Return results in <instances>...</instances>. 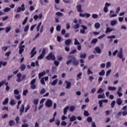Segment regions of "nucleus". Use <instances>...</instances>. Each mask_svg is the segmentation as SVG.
Wrapping results in <instances>:
<instances>
[{"mask_svg":"<svg viewBox=\"0 0 127 127\" xmlns=\"http://www.w3.org/2000/svg\"><path fill=\"white\" fill-rule=\"evenodd\" d=\"M82 75H83V73H82V72H79L78 74H77L76 75V77H77L76 80H78L81 79Z\"/></svg>","mask_w":127,"mask_h":127,"instance_id":"nucleus-20","label":"nucleus"},{"mask_svg":"<svg viewBox=\"0 0 127 127\" xmlns=\"http://www.w3.org/2000/svg\"><path fill=\"white\" fill-rule=\"evenodd\" d=\"M10 30H11V27L10 26L6 27L5 28V33H8Z\"/></svg>","mask_w":127,"mask_h":127,"instance_id":"nucleus-18","label":"nucleus"},{"mask_svg":"<svg viewBox=\"0 0 127 127\" xmlns=\"http://www.w3.org/2000/svg\"><path fill=\"white\" fill-rule=\"evenodd\" d=\"M117 15V14L115 13V11L112 10H110L109 16L111 18H112V17H116Z\"/></svg>","mask_w":127,"mask_h":127,"instance_id":"nucleus-7","label":"nucleus"},{"mask_svg":"<svg viewBox=\"0 0 127 127\" xmlns=\"http://www.w3.org/2000/svg\"><path fill=\"white\" fill-rule=\"evenodd\" d=\"M45 92H46V90H45V89L43 88L40 91V93L41 94V95H42L43 94H45Z\"/></svg>","mask_w":127,"mask_h":127,"instance_id":"nucleus-43","label":"nucleus"},{"mask_svg":"<svg viewBox=\"0 0 127 127\" xmlns=\"http://www.w3.org/2000/svg\"><path fill=\"white\" fill-rule=\"evenodd\" d=\"M86 56H87V55L86 54V53L80 54V58L85 59L86 58Z\"/></svg>","mask_w":127,"mask_h":127,"instance_id":"nucleus-38","label":"nucleus"},{"mask_svg":"<svg viewBox=\"0 0 127 127\" xmlns=\"http://www.w3.org/2000/svg\"><path fill=\"white\" fill-rule=\"evenodd\" d=\"M97 42H98V39H94L91 41V43H93L94 44H95V43H97Z\"/></svg>","mask_w":127,"mask_h":127,"instance_id":"nucleus-52","label":"nucleus"},{"mask_svg":"<svg viewBox=\"0 0 127 127\" xmlns=\"http://www.w3.org/2000/svg\"><path fill=\"white\" fill-rule=\"evenodd\" d=\"M69 110V106H67L64 109V115H66L67 114V111Z\"/></svg>","mask_w":127,"mask_h":127,"instance_id":"nucleus-28","label":"nucleus"},{"mask_svg":"<svg viewBox=\"0 0 127 127\" xmlns=\"http://www.w3.org/2000/svg\"><path fill=\"white\" fill-rule=\"evenodd\" d=\"M87 121L88 123H92L93 119H92V117H89L87 118Z\"/></svg>","mask_w":127,"mask_h":127,"instance_id":"nucleus-39","label":"nucleus"},{"mask_svg":"<svg viewBox=\"0 0 127 127\" xmlns=\"http://www.w3.org/2000/svg\"><path fill=\"white\" fill-rule=\"evenodd\" d=\"M35 82H36V79L34 78L32 79L30 82V85L34 84L35 83Z\"/></svg>","mask_w":127,"mask_h":127,"instance_id":"nucleus-48","label":"nucleus"},{"mask_svg":"<svg viewBox=\"0 0 127 127\" xmlns=\"http://www.w3.org/2000/svg\"><path fill=\"white\" fill-rule=\"evenodd\" d=\"M65 83L66 84L65 89H70V87H71V82H68V81H65Z\"/></svg>","mask_w":127,"mask_h":127,"instance_id":"nucleus-15","label":"nucleus"},{"mask_svg":"<svg viewBox=\"0 0 127 127\" xmlns=\"http://www.w3.org/2000/svg\"><path fill=\"white\" fill-rule=\"evenodd\" d=\"M92 16L93 18H98V15L97 14H93L92 15Z\"/></svg>","mask_w":127,"mask_h":127,"instance_id":"nucleus-64","label":"nucleus"},{"mask_svg":"<svg viewBox=\"0 0 127 127\" xmlns=\"http://www.w3.org/2000/svg\"><path fill=\"white\" fill-rule=\"evenodd\" d=\"M27 93H28V90L27 89H26L23 91V96H26Z\"/></svg>","mask_w":127,"mask_h":127,"instance_id":"nucleus-47","label":"nucleus"},{"mask_svg":"<svg viewBox=\"0 0 127 127\" xmlns=\"http://www.w3.org/2000/svg\"><path fill=\"white\" fill-rule=\"evenodd\" d=\"M20 68L21 71H24V70H25V68H26V67L25 66V65L24 64H22L21 65Z\"/></svg>","mask_w":127,"mask_h":127,"instance_id":"nucleus-27","label":"nucleus"},{"mask_svg":"<svg viewBox=\"0 0 127 127\" xmlns=\"http://www.w3.org/2000/svg\"><path fill=\"white\" fill-rule=\"evenodd\" d=\"M28 29H29V25H28L25 27L24 29V32H27V31H28Z\"/></svg>","mask_w":127,"mask_h":127,"instance_id":"nucleus-40","label":"nucleus"},{"mask_svg":"<svg viewBox=\"0 0 127 127\" xmlns=\"http://www.w3.org/2000/svg\"><path fill=\"white\" fill-rule=\"evenodd\" d=\"M57 82H58V80L57 79H56L52 82L50 81L49 82V84L50 85H51L52 86H55V85H56V84H57Z\"/></svg>","mask_w":127,"mask_h":127,"instance_id":"nucleus-12","label":"nucleus"},{"mask_svg":"<svg viewBox=\"0 0 127 127\" xmlns=\"http://www.w3.org/2000/svg\"><path fill=\"white\" fill-rule=\"evenodd\" d=\"M55 123H56V125L58 126V127H59V126H60V120H56Z\"/></svg>","mask_w":127,"mask_h":127,"instance_id":"nucleus-45","label":"nucleus"},{"mask_svg":"<svg viewBox=\"0 0 127 127\" xmlns=\"http://www.w3.org/2000/svg\"><path fill=\"white\" fill-rule=\"evenodd\" d=\"M102 93H104V89H103L102 88H100L99 90L97 91V93L102 94Z\"/></svg>","mask_w":127,"mask_h":127,"instance_id":"nucleus-31","label":"nucleus"},{"mask_svg":"<svg viewBox=\"0 0 127 127\" xmlns=\"http://www.w3.org/2000/svg\"><path fill=\"white\" fill-rule=\"evenodd\" d=\"M14 95H18L19 94V91L17 89H15L14 90Z\"/></svg>","mask_w":127,"mask_h":127,"instance_id":"nucleus-55","label":"nucleus"},{"mask_svg":"<svg viewBox=\"0 0 127 127\" xmlns=\"http://www.w3.org/2000/svg\"><path fill=\"white\" fill-rule=\"evenodd\" d=\"M68 60L66 63L67 65H69L71 62H72L73 65H75V66H77L78 64H79V62L77 60V59L72 56H69L68 57Z\"/></svg>","mask_w":127,"mask_h":127,"instance_id":"nucleus-1","label":"nucleus"},{"mask_svg":"<svg viewBox=\"0 0 127 127\" xmlns=\"http://www.w3.org/2000/svg\"><path fill=\"white\" fill-rule=\"evenodd\" d=\"M120 10H121V7H117L116 8L115 13L118 14V13H119V12H120Z\"/></svg>","mask_w":127,"mask_h":127,"instance_id":"nucleus-53","label":"nucleus"},{"mask_svg":"<svg viewBox=\"0 0 127 127\" xmlns=\"http://www.w3.org/2000/svg\"><path fill=\"white\" fill-rule=\"evenodd\" d=\"M117 56L118 57H119V58L121 59V58H123V57H124V55H123V52L121 51V52H120L118 55H117Z\"/></svg>","mask_w":127,"mask_h":127,"instance_id":"nucleus-25","label":"nucleus"},{"mask_svg":"<svg viewBox=\"0 0 127 127\" xmlns=\"http://www.w3.org/2000/svg\"><path fill=\"white\" fill-rule=\"evenodd\" d=\"M116 105V101L113 100L111 104V108L114 109L115 108V105Z\"/></svg>","mask_w":127,"mask_h":127,"instance_id":"nucleus-32","label":"nucleus"},{"mask_svg":"<svg viewBox=\"0 0 127 127\" xmlns=\"http://www.w3.org/2000/svg\"><path fill=\"white\" fill-rule=\"evenodd\" d=\"M14 97L16 100H20V95H15Z\"/></svg>","mask_w":127,"mask_h":127,"instance_id":"nucleus-63","label":"nucleus"},{"mask_svg":"<svg viewBox=\"0 0 127 127\" xmlns=\"http://www.w3.org/2000/svg\"><path fill=\"white\" fill-rule=\"evenodd\" d=\"M30 88L32 89V90H34L36 89V85L35 84H31Z\"/></svg>","mask_w":127,"mask_h":127,"instance_id":"nucleus-44","label":"nucleus"},{"mask_svg":"<svg viewBox=\"0 0 127 127\" xmlns=\"http://www.w3.org/2000/svg\"><path fill=\"white\" fill-rule=\"evenodd\" d=\"M2 111H8V107L7 106H4L1 108Z\"/></svg>","mask_w":127,"mask_h":127,"instance_id":"nucleus-42","label":"nucleus"},{"mask_svg":"<svg viewBox=\"0 0 127 127\" xmlns=\"http://www.w3.org/2000/svg\"><path fill=\"white\" fill-rule=\"evenodd\" d=\"M28 19V18L27 17H25V18L24 19V21L22 22L23 25H24V24H25V23H26V22H27Z\"/></svg>","mask_w":127,"mask_h":127,"instance_id":"nucleus-51","label":"nucleus"},{"mask_svg":"<svg viewBox=\"0 0 127 127\" xmlns=\"http://www.w3.org/2000/svg\"><path fill=\"white\" fill-rule=\"evenodd\" d=\"M56 29L57 31H60V30H61V26L58 25L56 27Z\"/></svg>","mask_w":127,"mask_h":127,"instance_id":"nucleus-61","label":"nucleus"},{"mask_svg":"<svg viewBox=\"0 0 127 127\" xmlns=\"http://www.w3.org/2000/svg\"><path fill=\"white\" fill-rule=\"evenodd\" d=\"M40 83L42 85H45V81H44V78H41Z\"/></svg>","mask_w":127,"mask_h":127,"instance_id":"nucleus-37","label":"nucleus"},{"mask_svg":"<svg viewBox=\"0 0 127 127\" xmlns=\"http://www.w3.org/2000/svg\"><path fill=\"white\" fill-rule=\"evenodd\" d=\"M104 98H105V93L98 95V99H104Z\"/></svg>","mask_w":127,"mask_h":127,"instance_id":"nucleus-33","label":"nucleus"},{"mask_svg":"<svg viewBox=\"0 0 127 127\" xmlns=\"http://www.w3.org/2000/svg\"><path fill=\"white\" fill-rule=\"evenodd\" d=\"M95 50L97 52V53H98V54H100V53H101V49H100V47H96L95 48Z\"/></svg>","mask_w":127,"mask_h":127,"instance_id":"nucleus-23","label":"nucleus"},{"mask_svg":"<svg viewBox=\"0 0 127 127\" xmlns=\"http://www.w3.org/2000/svg\"><path fill=\"white\" fill-rule=\"evenodd\" d=\"M46 59H47V60H51V59L52 60H55L56 58H55V56H54V55H53V54H49V55L47 56Z\"/></svg>","mask_w":127,"mask_h":127,"instance_id":"nucleus-5","label":"nucleus"},{"mask_svg":"<svg viewBox=\"0 0 127 127\" xmlns=\"http://www.w3.org/2000/svg\"><path fill=\"white\" fill-rule=\"evenodd\" d=\"M79 27H80V24H76L73 26V28H74V29H78Z\"/></svg>","mask_w":127,"mask_h":127,"instance_id":"nucleus-35","label":"nucleus"},{"mask_svg":"<svg viewBox=\"0 0 127 127\" xmlns=\"http://www.w3.org/2000/svg\"><path fill=\"white\" fill-rule=\"evenodd\" d=\"M24 11V10H25V5H24V4L23 3L21 4V7H18L17 8V10H16V12L17 13L20 12L21 11Z\"/></svg>","mask_w":127,"mask_h":127,"instance_id":"nucleus-3","label":"nucleus"},{"mask_svg":"<svg viewBox=\"0 0 127 127\" xmlns=\"http://www.w3.org/2000/svg\"><path fill=\"white\" fill-rule=\"evenodd\" d=\"M117 23H118V21H117V20H114L111 21L110 24H111V26H114L116 25V24H117Z\"/></svg>","mask_w":127,"mask_h":127,"instance_id":"nucleus-21","label":"nucleus"},{"mask_svg":"<svg viewBox=\"0 0 127 127\" xmlns=\"http://www.w3.org/2000/svg\"><path fill=\"white\" fill-rule=\"evenodd\" d=\"M4 83H5V80H3L0 82V88L1 86H3V85H4Z\"/></svg>","mask_w":127,"mask_h":127,"instance_id":"nucleus-60","label":"nucleus"},{"mask_svg":"<svg viewBox=\"0 0 127 127\" xmlns=\"http://www.w3.org/2000/svg\"><path fill=\"white\" fill-rule=\"evenodd\" d=\"M115 29L111 28L110 27H107L106 30V33H109V32H112V31H114Z\"/></svg>","mask_w":127,"mask_h":127,"instance_id":"nucleus-16","label":"nucleus"},{"mask_svg":"<svg viewBox=\"0 0 127 127\" xmlns=\"http://www.w3.org/2000/svg\"><path fill=\"white\" fill-rule=\"evenodd\" d=\"M108 90L109 91H116L117 88L115 86H108Z\"/></svg>","mask_w":127,"mask_h":127,"instance_id":"nucleus-17","label":"nucleus"},{"mask_svg":"<svg viewBox=\"0 0 127 127\" xmlns=\"http://www.w3.org/2000/svg\"><path fill=\"white\" fill-rule=\"evenodd\" d=\"M25 46H19V54H22V52L24 51V48Z\"/></svg>","mask_w":127,"mask_h":127,"instance_id":"nucleus-8","label":"nucleus"},{"mask_svg":"<svg viewBox=\"0 0 127 127\" xmlns=\"http://www.w3.org/2000/svg\"><path fill=\"white\" fill-rule=\"evenodd\" d=\"M72 43V39H67L64 41V44L67 46Z\"/></svg>","mask_w":127,"mask_h":127,"instance_id":"nucleus-11","label":"nucleus"},{"mask_svg":"<svg viewBox=\"0 0 127 127\" xmlns=\"http://www.w3.org/2000/svg\"><path fill=\"white\" fill-rule=\"evenodd\" d=\"M116 103L118 106H121L123 104V100L121 98H118L116 99Z\"/></svg>","mask_w":127,"mask_h":127,"instance_id":"nucleus-10","label":"nucleus"},{"mask_svg":"<svg viewBox=\"0 0 127 127\" xmlns=\"http://www.w3.org/2000/svg\"><path fill=\"white\" fill-rule=\"evenodd\" d=\"M20 117H21V116L22 115V113H23V112H24V104H22L21 106V107L20 108Z\"/></svg>","mask_w":127,"mask_h":127,"instance_id":"nucleus-9","label":"nucleus"},{"mask_svg":"<svg viewBox=\"0 0 127 127\" xmlns=\"http://www.w3.org/2000/svg\"><path fill=\"white\" fill-rule=\"evenodd\" d=\"M29 109H30V106L28 105L25 109V113H27V111H28V110H29Z\"/></svg>","mask_w":127,"mask_h":127,"instance_id":"nucleus-54","label":"nucleus"},{"mask_svg":"<svg viewBox=\"0 0 127 127\" xmlns=\"http://www.w3.org/2000/svg\"><path fill=\"white\" fill-rule=\"evenodd\" d=\"M7 104H8V98H6L4 101L2 102V105H3V106L7 105Z\"/></svg>","mask_w":127,"mask_h":127,"instance_id":"nucleus-22","label":"nucleus"},{"mask_svg":"<svg viewBox=\"0 0 127 127\" xmlns=\"http://www.w3.org/2000/svg\"><path fill=\"white\" fill-rule=\"evenodd\" d=\"M14 125H15V122L14 121L11 120L9 122V126H10V127L14 126Z\"/></svg>","mask_w":127,"mask_h":127,"instance_id":"nucleus-26","label":"nucleus"},{"mask_svg":"<svg viewBox=\"0 0 127 127\" xmlns=\"http://www.w3.org/2000/svg\"><path fill=\"white\" fill-rule=\"evenodd\" d=\"M111 72H112V69H109L106 71V77H108L111 74Z\"/></svg>","mask_w":127,"mask_h":127,"instance_id":"nucleus-50","label":"nucleus"},{"mask_svg":"<svg viewBox=\"0 0 127 127\" xmlns=\"http://www.w3.org/2000/svg\"><path fill=\"white\" fill-rule=\"evenodd\" d=\"M76 8H77L78 12H83V11L82 10V5H77L76 6Z\"/></svg>","mask_w":127,"mask_h":127,"instance_id":"nucleus-14","label":"nucleus"},{"mask_svg":"<svg viewBox=\"0 0 127 127\" xmlns=\"http://www.w3.org/2000/svg\"><path fill=\"white\" fill-rule=\"evenodd\" d=\"M19 120H20V118L18 116H17L15 118V121L16 124H18V123H19Z\"/></svg>","mask_w":127,"mask_h":127,"instance_id":"nucleus-46","label":"nucleus"},{"mask_svg":"<svg viewBox=\"0 0 127 127\" xmlns=\"http://www.w3.org/2000/svg\"><path fill=\"white\" fill-rule=\"evenodd\" d=\"M74 45H80V42L78 41V40L77 38L74 39Z\"/></svg>","mask_w":127,"mask_h":127,"instance_id":"nucleus-30","label":"nucleus"},{"mask_svg":"<svg viewBox=\"0 0 127 127\" xmlns=\"http://www.w3.org/2000/svg\"><path fill=\"white\" fill-rule=\"evenodd\" d=\"M45 105L48 108H51L52 107V101L50 99H48L45 103Z\"/></svg>","mask_w":127,"mask_h":127,"instance_id":"nucleus-4","label":"nucleus"},{"mask_svg":"<svg viewBox=\"0 0 127 127\" xmlns=\"http://www.w3.org/2000/svg\"><path fill=\"white\" fill-rule=\"evenodd\" d=\"M41 24H42V23L40 22L39 23V24L37 25V27H36V29H37V32L39 31V29H40V27L41 26Z\"/></svg>","mask_w":127,"mask_h":127,"instance_id":"nucleus-29","label":"nucleus"},{"mask_svg":"<svg viewBox=\"0 0 127 127\" xmlns=\"http://www.w3.org/2000/svg\"><path fill=\"white\" fill-rule=\"evenodd\" d=\"M105 70L103 69L99 72V75H100V76H104L105 75Z\"/></svg>","mask_w":127,"mask_h":127,"instance_id":"nucleus-34","label":"nucleus"},{"mask_svg":"<svg viewBox=\"0 0 127 127\" xmlns=\"http://www.w3.org/2000/svg\"><path fill=\"white\" fill-rule=\"evenodd\" d=\"M17 79L16 80L17 82L19 83L21 82V81H23L24 79L26 78V75L23 74V75H21V73H19L17 74Z\"/></svg>","mask_w":127,"mask_h":127,"instance_id":"nucleus-2","label":"nucleus"},{"mask_svg":"<svg viewBox=\"0 0 127 127\" xmlns=\"http://www.w3.org/2000/svg\"><path fill=\"white\" fill-rule=\"evenodd\" d=\"M45 74H46V72L45 71H43V72L39 73L38 78L39 79H41V77H43V76H45Z\"/></svg>","mask_w":127,"mask_h":127,"instance_id":"nucleus-13","label":"nucleus"},{"mask_svg":"<svg viewBox=\"0 0 127 127\" xmlns=\"http://www.w3.org/2000/svg\"><path fill=\"white\" fill-rule=\"evenodd\" d=\"M84 115L85 117H89V114L87 111H84Z\"/></svg>","mask_w":127,"mask_h":127,"instance_id":"nucleus-49","label":"nucleus"},{"mask_svg":"<svg viewBox=\"0 0 127 127\" xmlns=\"http://www.w3.org/2000/svg\"><path fill=\"white\" fill-rule=\"evenodd\" d=\"M21 101H18L17 102V110H18V109H19V106L20 105V104H21Z\"/></svg>","mask_w":127,"mask_h":127,"instance_id":"nucleus-58","label":"nucleus"},{"mask_svg":"<svg viewBox=\"0 0 127 127\" xmlns=\"http://www.w3.org/2000/svg\"><path fill=\"white\" fill-rule=\"evenodd\" d=\"M111 62H108L106 64V68H109V67H111Z\"/></svg>","mask_w":127,"mask_h":127,"instance_id":"nucleus-56","label":"nucleus"},{"mask_svg":"<svg viewBox=\"0 0 127 127\" xmlns=\"http://www.w3.org/2000/svg\"><path fill=\"white\" fill-rule=\"evenodd\" d=\"M75 110V107L73 106H70L69 108V111L70 112H74Z\"/></svg>","mask_w":127,"mask_h":127,"instance_id":"nucleus-41","label":"nucleus"},{"mask_svg":"<svg viewBox=\"0 0 127 127\" xmlns=\"http://www.w3.org/2000/svg\"><path fill=\"white\" fill-rule=\"evenodd\" d=\"M35 49H36V47H34L32 50H31V58H33V57L34 56V55H35V54H36L37 52L36 51H35Z\"/></svg>","mask_w":127,"mask_h":127,"instance_id":"nucleus-6","label":"nucleus"},{"mask_svg":"<svg viewBox=\"0 0 127 127\" xmlns=\"http://www.w3.org/2000/svg\"><path fill=\"white\" fill-rule=\"evenodd\" d=\"M10 8L9 7H6L3 9L4 12H8V11H10Z\"/></svg>","mask_w":127,"mask_h":127,"instance_id":"nucleus-36","label":"nucleus"},{"mask_svg":"<svg viewBox=\"0 0 127 127\" xmlns=\"http://www.w3.org/2000/svg\"><path fill=\"white\" fill-rule=\"evenodd\" d=\"M122 115L124 117L127 116V111H125L122 112Z\"/></svg>","mask_w":127,"mask_h":127,"instance_id":"nucleus-62","label":"nucleus"},{"mask_svg":"<svg viewBox=\"0 0 127 127\" xmlns=\"http://www.w3.org/2000/svg\"><path fill=\"white\" fill-rule=\"evenodd\" d=\"M94 26H95V28H96V29H99V28H100V26H101V24L99 22H96Z\"/></svg>","mask_w":127,"mask_h":127,"instance_id":"nucleus-24","label":"nucleus"},{"mask_svg":"<svg viewBox=\"0 0 127 127\" xmlns=\"http://www.w3.org/2000/svg\"><path fill=\"white\" fill-rule=\"evenodd\" d=\"M54 64L56 65V66H57V67H58V66H59L60 63L57 61H55Z\"/></svg>","mask_w":127,"mask_h":127,"instance_id":"nucleus-57","label":"nucleus"},{"mask_svg":"<svg viewBox=\"0 0 127 127\" xmlns=\"http://www.w3.org/2000/svg\"><path fill=\"white\" fill-rule=\"evenodd\" d=\"M77 120V118H76V116H72L71 117H69V121L70 122H73L74 121H76Z\"/></svg>","mask_w":127,"mask_h":127,"instance_id":"nucleus-19","label":"nucleus"},{"mask_svg":"<svg viewBox=\"0 0 127 127\" xmlns=\"http://www.w3.org/2000/svg\"><path fill=\"white\" fill-rule=\"evenodd\" d=\"M99 104V107L100 108H102V107H103V101L102 100H100L98 102Z\"/></svg>","mask_w":127,"mask_h":127,"instance_id":"nucleus-59","label":"nucleus"}]
</instances>
